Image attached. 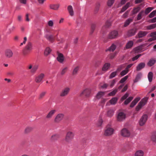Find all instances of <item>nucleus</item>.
<instances>
[{"mask_svg":"<svg viewBox=\"0 0 156 156\" xmlns=\"http://www.w3.org/2000/svg\"><path fill=\"white\" fill-rule=\"evenodd\" d=\"M114 129L111 125H108L104 129V135L105 136H110L113 135Z\"/></svg>","mask_w":156,"mask_h":156,"instance_id":"nucleus-1","label":"nucleus"},{"mask_svg":"<svg viewBox=\"0 0 156 156\" xmlns=\"http://www.w3.org/2000/svg\"><path fill=\"white\" fill-rule=\"evenodd\" d=\"M74 133L71 131H69L67 132L66 134L64 141L67 143H70L74 137Z\"/></svg>","mask_w":156,"mask_h":156,"instance_id":"nucleus-2","label":"nucleus"},{"mask_svg":"<svg viewBox=\"0 0 156 156\" xmlns=\"http://www.w3.org/2000/svg\"><path fill=\"white\" fill-rule=\"evenodd\" d=\"M148 98L145 97L142 99L138 103L136 108V110L139 111L143 106H144L147 103Z\"/></svg>","mask_w":156,"mask_h":156,"instance_id":"nucleus-3","label":"nucleus"},{"mask_svg":"<svg viewBox=\"0 0 156 156\" xmlns=\"http://www.w3.org/2000/svg\"><path fill=\"white\" fill-rule=\"evenodd\" d=\"M91 93V89L89 88H86L83 90L80 93V95H84L86 97L90 96Z\"/></svg>","mask_w":156,"mask_h":156,"instance_id":"nucleus-4","label":"nucleus"},{"mask_svg":"<svg viewBox=\"0 0 156 156\" xmlns=\"http://www.w3.org/2000/svg\"><path fill=\"white\" fill-rule=\"evenodd\" d=\"M126 115L125 113L120 112L118 113L117 116V120L118 121H122L125 120Z\"/></svg>","mask_w":156,"mask_h":156,"instance_id":"nucleus-5","label":"nucleus"},{"mask_svg":"<svg viewBox=\"0 0 156 156\" xmlns=\"http://www.w3.org/2000/svg\"><path fill=\"white\" fill-rule=\"evenodd\" d=\"M64 115L62 113H59L57 114L55 116L54 122L56 123L59 122L63 118Z\"/></svg>","mask_w":156,"mask_h":156,"instance_id":"nucleus-6","label":"nucleus"},{"mask_svg":"<svg viewBox=\"0 0 156 156\" xmlns=\"http://www.w3.org/2000/svg\"><path fill=\"white\" fill-rule=\"evenodd\" d=\"M121 135L124 137H129L130 134L129 131L126 128L122 129L121 131Z\"/></svg>","mask_w":156,"mask_h":156,"instance_id":"nucleus-7","label":"nucleus"},{"mask_svg":"<svg viewBox=\"0 0 156 156\" xmlns=\"http://www.w3.org/2000/svg\"><path fill=\"white\" fill-rule=\"evenodd\" d=\"M70 89L68 87H66L63 89L60 94L61 97H65L68 94L70 91Z\"/></svg>","mask_w":156,"mask_h":156,"instance_id":"nucleus-8","label":"nucleus"},{"mask_svg":"<svg viewBox=\"0 0 156 156\" xmlns=\"http://www.w3.org/2000/svg\"><path fill=\"white\" fill-rule=\"evenodd\" d=\"M44 74L43 73L36 76L35 78V81L37 83L41 82L44 77Z\"/></svg>","mask_w":156,"mask_h":156,"instance_id":"nucleus-9","label":"nucleus"},{"mask_svg":"<svg viewBox=\"0 0 156 156\" xmlns=\"http://www.w3.org/2000/svg\"><path fill=\"white\" fill-rule=\"evenodd\" d=\"M147 116L146 115H143L139 121V124L140 126H143L146 122L147 119Z\"/></svg>","mask_w":156,"mask_h":156,"instance_id":"nucleus-10","label":"nucleus"},{"mask_svg":"<svg viewBox=\"0 0 156 156\" xmlns=\"http://www.w3.org/2000/svg\"><path fill=\"white\" fill-rule=\"evenodd\" d=\"M118 33L117 31H113L109 34L108 37L110 39L115 38L118 36Z\"/></svg>","mask_w":156,"mask_h":156,"instance_id":"nucleus-11","label":"nucleus"},{"mask_svg":"<svg viewBox=\"0 0 156 156\" xmlns=\"http://www.w3.org/2000/svg\"><path fill=\"white\" fill-rule=\"evenodd\" d=\"M118 99L117 98H113L110 100L109 102H107L106 105H109V103L112 105H115L116 103L118 101Z\"/></svg>","mask_w":156,"mask_h":156,"instance_id":"nucleus-12","label":"nucleus"},{"mask_svg":"<svg viewBox=\"0 0 156 156\" xmlns=\"http://www.w3.org/2000/svg\"><path fill=\"white\" fill-rule=\"evenodd\" d=\"M57 59L59 62L61 63H62L64 59L63 55L62 53H58L57 58Z\"/></svg>","mask_w":156,"mask_h":156,"instance_id":"nucleus-13","label":"nucleus"},{"mask_svg":"<svg viewBox=\"0 0 156 156\" xmlns=\"http://www.w3.org/2000/svg\"><path fill=\"white\" fill-rule=\"evenodd\" d=\"M5 56L8 58H11L12 56L13 53L10 49H7L5 52Z\"/></svg>","mask_w":156,"mask_h":156,"instance_id":"nucleus-14","label":"nucleus"},{"mask_svg":"<svg viewBox=\"0 0 156 156\" xmlns=\"http://www.w3.org/2000/svg\"><path fill=\"white\" fill-rule=\"evenodd\" d=\"M122 69V66H121L118 68L116 71L114 72L111 73L109 76V78L110 79H111L115 77L117 75V72L120 71Z\"/></svg>","mask_w":156,"mask_h":156,"instance_id":"nucleus-15","label":"nucleus"},{"mask_svg":"<svg viewBox=\"0 0 156 156\" xmlns=\"http://www.w3.org/2000/svg\"><path fill=\"white\" fill-rule=\"evenodd\" d=\"M25 49L28 51H30L33 49V45L32 43L28 42L25 46Z\"/></svg>","mask_w":156,"mask_h":156,"instance_id":"nucleus-16","label":"nucleus"},{"mask_svg":"<svg viewBox=\"0 0 156 156\" xmlns=\"http://www.w3.org/2000/svg\"><path fill=\"white\" fill-rule=\"evenodd\" d=\"M55 112L56 110H52L50 111L46 116V119H51L55 113Z\"/></svg>","mask_w":156,"mask_h":156,"instance_id":"nucleus-17","label":"nucleus"},{"mask_svg":"<svg viewBox=\"0 0 156 156\" xmlns=\"http://www.w3.org/2000/svg\"><path fill=\"white\" fill-rule=\"evenodd\" d=\"M59 6L60 5L58 4H52L50 5H49V7L50 9L55 10H57Z\"/></svg>","mask_w":156,"mask_h":156,"instance_id":"nucleus-18","label":"nucleus"},{"mask_svg":"<svg viewBox=\"0 0 156 156\" xmlns=\"http://www.w3.org/2000/svg\"><path fill=\"white\" fill-rule=\"evenodd\" d=\"M132 4L130 2H127L122 8L120 13H122L125 11L129 7L131 6Z\"/></svg>","mask_w":156,"mask_h":156,"instance_id":"nucleus-19","label":"nucleus"},{"mask_svg":"<svg viewBox=\"0 0 156 156\" xmlns=\"http://www.w3.org/2000/svg\"><path fill=\"white\" fill-rule=\"evenodd\" d=\"M140 100V98L137 97L135 98L131 103L130 107L131 108L133 107Z\"/></svg>","mask_w":156,"mask_h":156,"instance_id":"nucleus-20","label":"nucleus"},{"mask_svg":"<svg viewBox=\"0 0 156 156\" xmlns=\"http://www.w3.org/2000/svg\"><path fill=\"white\" fill-rule=\"evenodd\" d=\"M68 11L71 16H73L74 15V11L73 8L71 5H69L67 7Z\"/></svg>","mask_w":156,"mask_h":156,"instance_id":"nucleus-21","label":"nucleus"},{"mask_svg":"<svg viewBox=\"0 0 156 156\" xmlns=\"http://www.w3.org/2000/svg\"><path fill=\"white\" fill-rule=\"evenodd\" d=\"M45 37L48 40L51 42H53L54 41V38L52 35L47 34L45 35Z\"/></svg>","mask_w":156,"mask_h":156,"instance_id":"nucleus-22","label":"nucleus"},{"mask_svg":"<svg viewBox=\"0 0 156 156\" xmlns=\"http://www.w3.org/2000/svg\"><path fill=\"white\" fill-rule=\"evenodd\" d=\"M145 66V63L144 62H141L136 67V69L137 71L141 70Z\"/></svg>","mask_w":156,"mask_h":156,"instance_id":"nucleus-23","label":"nucleus"},{"mask_svg":"<svg viewBox=\"0 0 156 156\" xmlns=\"http://www.w3.org/2000/svg\"><path fill=\"white\" fill-rule=\"evenodd\" d=\"M148 33L147 31H140L138 34V36L139 38L145 36Z\"/></svg>","mask_w":156,"mask_h":156,"instance_id":"nucleus-24","label":"nucleus"},{"mask_svg":"<svg viewBox=\"0 0 156 156\" xmlns=\"http://www.w3.org/2000/svg\"><path fill=\"white\" fill-rule=\"evenodd\" d=\"M144 152L141 150L137 151L134 154V156H144Z\"/></svg>","mask_w":156,"mask_h":156,"instance_id":"nucleus-25","label":"nucleus"},{"mask_svg":"<svg viewBox=\"0 0 156 156\" xmlns=\"http://www.w3.org/2000/svg\"><path fill=\"white\" fill-rule=\"evenodd\" d=\"M110 64L108 63H106L103 66L102 68V70L106 72L109 68Z\"/></svg>","mask_w":156,"mask_h":156,"instance_id":"nucleus-26","label":"nucleus"},{"mask_svg":"<svg viewBox=\"0 0 156 156\" xmlns=\"http://www.w3.org/2000/svg\"><path fill=\"white\" fill-rule=\"evenodd\" d=\"M105 94V92L103 91H99L96 94L95 98L97 99H100Z\"/></svg>","mask_w":156,"mask_h":156,"instance_id":"nucleus-27","label":"nucleus"},{"mask_svg":"<svg viewBox=\"0 0 156 156\" xmlns=\"http://www.w3.org/2000/svg\"><path fill=\"white\" fill-rule=\"evenodd\" d=\"M38 68V66L35 65L33 66L32 69L30 71V72L32 74L35 73Z\"/></svg>","mask_w":156,"mask_h":156,"instance_id":"nucleus-28","label":"nucleus"},{"mask_svg":"<svg viewBox=\"0 0 156 156\" xmlns=\"http://www.w3.org/2000/svg\"><path fill=\"white\" fill-rule=\"evenodd\" d=\"M80 66H76L73 69L72 74L73 75H76L77 74L79 69Z\"/></svg>","mask_w":156,"mask_h":156,"instance_id":"nucleus-29","label":"nucleus"},{"mask_svg":"<svg viewBox=\"0 0 156 156\" xmlns=\"http://www.w3.org/2000/svg\"><path fill=\"white\" fill-rule=\"evenodd\" d=\"M133 18H129L126 20L124 23V27H125L127 26L130 23L133 21Z\"/></svg>","mask_w":156,"mask_h":156,"instance_id":"nucleus-30","label":"nucleus"},{"mask_svg":"<svg viewBox=\"0 0 156 156\" xmlns=\"http://www.w3.org/2000/svg\"><path fill=\"white\" fill-rule=\"evenodd\" d=\"M116 48V46L114 44H113L108 48L106 50V51H113Z\"/></svg>","mask_w":156,"mask_h":156,"instance_id":"nucleus-31","label":"nucleus"},{"mask_svg":"<svg viewBox=\"0 0 156 156\" xmlns=\"http://www.w3.org/2000/svg\"><path fill=\"white\" fill-rule=\"evenodd\" d=\"M103 122V120L102 118L100 117L96 123V126L98 127H100L101 126Z\"/></svg>","mask_w":156,"mask_h":156,"instance_id":"nucleus-32","label":"nucleus"},{"mask_svg":"<svg viewBox=\"0 0 156 156\" xmlns=\"http://www.w3.org/2000/svg\"><path fill=\"white\" fill-rule=\"evenodd\" d=\"M33 129L32 127L28 126L26 127L24 129V133L25 134H27L30 133Z\"/></svg>","mask_w":156,"mask_h":156,"instance_id":"nucleus-33","label":"nucleus"},{"mask_svg":"<svg viewBox=\"0 0 156 156\" xmlns=\"http://www.w3.org/2000/svg\"><path fill=\"white\" fill-rule=\"evenodd\" d=\"M133 42L132 41H129L126 44V48L127 49L129 48H131L133 46Z\"/></svg>","mask_w":156,"mask_h":156,"instance_id":"nucleus-34","label":"nucleus"},{"mask_svg":"<svg viewBox=\"0 0 156 156\" xmlns=\"http://www.w3.org/2000/svg\"><path fill=\"white\" fill-rule=\"evenodd\" d=\"M156 62V60L154 59H151L147 63V65L151 66L154 65Z\"/></svg>","mask_w":156,"mask_h":156,"instance_id":"nucleus-35","label":"nucleus"},{"mask_svg":"<svg viewBox=\"0 0 156 156\" xmlns=\"http://www.w3.org/2000/svg\"><path fill=\"white\" fill-rule=\"evenodd\" d=\"M134 50L136 53L141 52L142 51V46H139L134 48Z\"/></svg>","mask_w":156,"mask_h":156,"instance_id":"nucleus-36","label":"nucleus"},{"mask_svg":"<svg viewBox=\"0 0 156 156\" xmlns=\"http://www.w3.org/2000/svg\"><path fill=\"white\" fill-rule=\"evenodd\" d=\"M136 32V30L135 29H133L129 30L128 32V34L129 36H132L135 34Z\"/></svg>","mask_w":156,"mask_h":156,"instance_id":"nucleus-37","label":"nucleus"},{"mask_svg":"<svg viewBox=\"0 0 156 156\" xmlns=\"http://www.w3.org/2000/svg\"><path fill=\"white\" fill-rule=\"evenodd\" d=\"M114 113V111L112 109H109L107 111V115L109 117H111L113 115Z\"/></svg>","mask_w":156,"mask_h":156,"instance_id":"nucleus-38","label":"nucleus"},{"mask_svg":"<svg viewBox=\"0 0 156 156\" xmlns=\"http://www.w3.org/2000/svg\"><path fill=\"white\" fill-rule=\"evenodd\" d=\"M144 12V11L142 10L139 13V14H138V15L137 16V20H139L141 19L142 16L143 15Z\"/></svg>","mask_w":156,"mask_h":156,"instance_id":"nucleus-39","label":"nucleus"},{"mask_svg":"<svg viewBox=\"0 0 156 156\" xmlns=\"http://www.w3.org/2000/svg\"><path fill=\"white\" fill-rule=\"evenodd\" d=\"M151 139L153 142H156V131H154L152 133Z\"/></svg>","mask_w":156,"mask_h":156,"instance_id":"nucleus-40","label":"nucleus"},{"mask_svg":"<svg viewBox=\"0 0 156 156\" xmlns=\"http://www.w3.org/2000/svg\"><path fill=\"white\" fill-rule=\"evenodd\" d=\"M133 98L132 97H129L125 101L124 104L125 105H127L133 100Z\"/></svg>","mask_w":156,"mask_h":156,"instance_id":"nucleus-41","label":"nucleus"},{"mask_svg":"<svg viewBox=\"0 0 156 156\" xmlns=\"http://www.w3.org/2000/svg\"><path fill=\"white\" fill-rule=\"evenodd\" d=\"M153 76V74L152 72H150L148 75V78L150 82L152 81Z\"/></svg>","mask_w":156,"mask_h":156,"instance_id":"nucleus-42","label":"nucleus"},{"mask_svg":"<svg viewBox=\"0 0 156 156\" xmlns=\"http://www.w3.org/2000/svg\"><path fill=\"white\" fill-rule=\"evenodd\" d=\"M156 27V23L152 24L147 27V28L148 30H151L155 28Z\"/></svg>","mask_w":156,"mask_h":156,"instance_id":"nucleus-43","label":"nucleus"},{"mask_svg":"<svg viewBox=\"0 0 156 156\" xmlns=\"http://www.w3.org/2000/svg\"><path fill=\"white\" fill-rule=\"evenodd\" d=\"M59 137V135L57 134H55L52 135L51 138V139L53 140H57Z\"/></svg>","mask_w":156,"mask_h":156,"instance_id":"nucleus-44","label":"nucleus"},{"mask_svg":"<svg viewBox=\"0 0 156 156\" xmlns=\"http://www.w3.org/2000/svg\"><path fill=\"white\" fill-rule=\"evenodd\" d=\"M51 50L49 48L47 47L46 48L44 51V55H48L51 52Z\"/></svg>","mask_w":156,"mask_h":156,"instance_id":"nucleus-45","label":"nucleus"},{"mask_svg":"<svg viewBox=\"0 0 156 156\" xmlns=\"http://www.w3.org/2000/svg\"><path fill=\"white\" fill-rule=\"evenodd\" d=\"M48 25L50 27H52L54 25V21L52 20H50L47 22Z\"/></svg>","mask_w":156,"mask_h":156,"instance_id":"nucleus-46","label":"nucleus"},{"mask_svg":"<svg viewBox=\"0 0 156 156\" xmlns=\"http://www.w3.org/2000/svg\"><path fill=\"white\" fill-rule=\"evenodd\" d=\"M140 8L139 7L134 8L132 11L133 14H135L137 13L140 10Z\"/></svg>","mask_w":156,"mask_h":156,"instance_id":"nucleus-47","label":"nucleus"},{"mask_svg":"<svg viewBox=\"0 0 156 156\" xmlns=\"http://www.w3.org/2000/svg\"><path fill=\"white\" fill-rule=\"evenodd\" d=\"M154 9L153 8L148 7L147 8L145 11V13L146 14L149 13L152 9Z\"/></svg>","mask_w":156,"mask_h":156,"instance_id":"nucleus-48","label":"nucleus"},{"mask_svg":"<svg viewBox=\"0 0 156 156\" xmlns=\"http://www.w3.org/2000/svg\"><path fill=\"white\" fill-rule=\"evenodd\" d=\"M46 94V92H41L38 98L39 99H42L45 95V94Z\"/></svg>","mask_w":156,"mask_h":156,"instance_id":"nucleus-49","label":"nucleus"},{"mask_svg":"<svg viewBox=\"0 0 156 156\" xmlns=\"http://www.w3.org/2000/svg\"><path fill=\"white\" fill-rule=\"evenodd\" d=\"M115 0H108L107 4L109 6H112L114 3Z\"/></svg>","mask_w":156,"mask_h":156,"instance_id":"nucleus-50","label":"nucleus"},{"mask_svg":"<svg viewBox=\"0 0 156 156\" xmlns=\"http://www.w3.org/2000/svg\"><path fill=\"white\" fill-rule=\"evenodd\" d=\"M128 77V76H126L122 78L120 81L119 82L121 83H122L125 82Z\"/></svg>","mask_w":156,"mask_h":156,"instance_id":"nucleus-51","label":"nucleus"},{"mask_svg":"<svg viewBox=\"0 0 156 156\" xmlns=\"http://www.w3.org/2000/svg\"><path fill=\"white\" fill-rule=\"evenodd\" d=\"M68 70L67 67H65L63 68L61 72V74L63 75L65 74V73L67 72Z\"/></svg>","mask_w":156,"mask_h":156,"instance_id":"nucleus-52","label":"nucleus"},{"mask_svg":"<svg viewBox=\"0 0 156 156\" xmlns=\"http://www.w3.org/2000/svg\"><path fill=\"white\" fill-rule=\"evenodd\" d=\"M129 70L126 69L123 71H122L120 73V75L121 76H123L126 74L128 72Z\"/></svg>","mask_w":156,"mask_h":156,"instance_id":"nucleus-53","label":"nucleus"},{"mask_svg":"<svg viewBox=\"0 0 156 156\" xmlns=\"http://www.w3.org/2000/svg\"><path fill=\"white\" fill-rule=\"evenodd\" d=\"M129 94L127 93H126L123 96H122L120 100L122 101L126 99L129 96Z\"/></svg>","mask_w":156,"mask_h":156,"instance_id":"nucleus-54","label":"nucleus"},{"mask_svg":"<svg viewBox=\"0 0 156 156\" xmlns=\"http://www.w3.org/2000/svg\"><path fill=\"white\" fill-rule=\"evenodd\" d=\"M117 91V89H115L113 91L111 92L108 94V95L109 96H113L116 93Z\"/></svg>","mask_w":156,"mask_h":156,"instance_id":"nucleus-55","label":"nucleus"},{"mask_svg":"<svg viewBox=\"0 0 156 156\" xmlns=\"http://www.w3.org/2000/svg\"><path fill=\"white\" fill-rule=\"evenodd\" d=\"M142 76V74L141 73H139L137 74L136 77L134 82H136Z\"/></svg>","mask_w":156,"mask_h":156,"instance_id":"nucleus-56","label":"nucleus"},{"mask_svg":"<svg viewBox=\"0 0 156 156\" xmlns=\"http://www.w3.org/2000/svg\"><path fill=\"white\" fill-rule=\"evenodd\" d=\"M150 36L154 38L156 40V31L151 33L150 35Z\"/></svg>","mask_w":156,"mask_h":156,"instance_id":"nucleus-57","label":"nucleus"},{"mask_svg":"<svg viewBox=\"0 0 156 156\" xmlns=\"http://www.w3.org/2000/svg\"><path fill=\"white\" fill-rule=\"evenodd\" d=\"M156 13V11H153L149 15V17L150 18H152L154 17L155 14Z\"/></svg>","mask_w":156,"mask_h":156,"instance_id":"nucleus-58","label":"nucleus"},{"mask_svg":"<svg viewBox=\"0 0 156 156\" xmlns=\"http://www.w3.org/2000/svg\"><path fill=\"white\" fill-rule=\"evenodd\" d=\"M108 86V85L105 83H101L100 84V87L104 89L106 88Z\"/></svg>","mask_w":156,"mask_h":156,"instance_id":"nucleus-59","label":"nucleus"},{"mask_svg":"<svg viewBox=\"0 0 156 156\" xmlns=\"http://www.w3.org/2000/svg\"><path fill=\"white\" fill-rule=\"evenodd\" d=\"M17 20L18 21L21 22L23 20L22 16L20 15H18L17 17Z\"/></svg>","mask_w":156,"mask_h":156,"instance_id":"nucleus-60","label":"nucleus"},{"mask_svg":"<svg viewBox=\"0 0 156 156\" xmlns=\"http://www.w3.org/2000/svg\"><path fill=\"white\" fill-rule=\"evenodd\" d=\"M16 27L13 25L10 27L9 28V30L10 32H11L12 31H13L15 29Z\"/></svg>","mask_w":156,"mask_h":156,"instance_id":"nucleus-61","label":"nucleus"},{"mask_svg":"<svg viewBox=\"0 0 156 156\" xmlns=\"http://www.w3.org/2000/svg\"><path fill=\"white\" fill-rule=\"evenodd\" d=\"M95 28V25L94 24H92L91 26V33H92L94 30Z\"/></svg>","mask_w":156,"mask_h":156,"instance_id":"nucleus-62","label":"nucleus"},{"mask_svg":"<svg viewBox=\"0 0 156 156\" xmlns=\"http://www.w3.org/2000/svg\"><path fill=\"white\" fill-rule=\"evenodd\" d=\"M116 55V54L115 53L113 54H110L109 55V58L110 59H112L114 58V57Z\"/></svg>","mask_w":156,"mask_h":156,"instance_id":"nucleus-63","label":"nucleus"},{"mask_svg":"<svg viewBox=\"0 0 156 156\" xmlns=\"http://www.w3.org/2000/svg\"><path fill=\"white\" fill-rule=\"evenodd\" d=\"M141 55V54L138 55L135 57H133L132 58V60L133 61H134L137 59H138L139 57H140Z\"/></svg>","mask_w":156,"mask_h":156,"instance_id":"nucleus-64","label":"nucleus"}]
</instances>
